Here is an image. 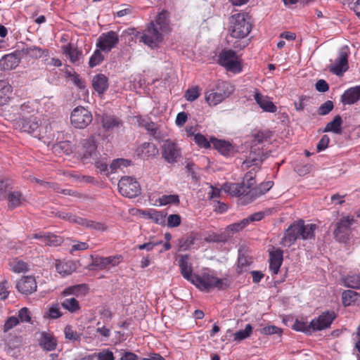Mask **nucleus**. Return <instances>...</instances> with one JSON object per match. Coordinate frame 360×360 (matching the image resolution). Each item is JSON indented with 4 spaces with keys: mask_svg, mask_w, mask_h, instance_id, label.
Returning <instances> with one entry per match:
<instances>
[{
    "mask_svg": "<svg viewBox=\"0 0 360 360\" xmlns=\"http://www.w3.org/2000/svg\"><path fill=\"white\" fill-rule=\"evenodd\" d=\"M79 225L86 229H90L98 231H105L107 230V226L105 224L83 217H81L79 219Z\"/></svg>",
    "mask_w": 360,
    "mask_h": 360,
    "instance_id": "nucleus-37",
    "label": "nucleus"
},
{
    "mask_svg": "<svg viewBox=\"0 0 360 360\" xmlns=\"http://www.w3.org/2000/svg\"><path fill=\"white\" fill-rule=\"evenodd\" d=\"M251 264V261L250 259L245 257V256H240L238 257V273H242L243 271L246 270V268Z\"/></svg>",
    "mask_w": 360,
    "mask_h": 360,
    "instance_id": "nucleus-62",
    "label": "nucleus"
},
{
    "mask_svg": "<svg viewBox=\"0 0 360 360\" xmlns=\"http://www.w3.org/2000/svg\"><path fill=\"white\" fill-rule=\"evenodd\" d=\"M191 283L201 291H210L214 288L224 290L228 286L226 279L219 278L210 271L195 274Z\"/></svg>",
    "mask_w": 360,
    "mask_h": 360,
    "instance_id": "nucleus-4",
    "label": "nucleus"
},
{
    "mask_svg": "<svg viewBox=\"0 0 360 360\" xmlns=\"http://www.w3.org/2000/svg\"><path fill=\"white\" fill-rule=\"evenodd\" d=\"M89 291V288L86 284H78L75 285L69 286L65 288L61 294L63 296L68 295H75L77 297L79 296H85Z\"/></svg>",
    "mask_w": 360,
    "mask_h": 360,
    "instance_id": "nucleus-33",
    "label": "nucleus"
},
{
    "mask_svg": "<svg viewBox=\"0 0 360 360\" xmlns=\"http://www.w3.org/2000/svg\"><path fill=\"white\" fill-rule=\"evenodd\" d=\"M22 57L32 59H39L43 56H49V51L37 46H26L20 50Z\"/></svg>",
    "mask_w": 360,
    "mask_h": 360,
    "instance_id": "nucleus-23",
    "label": "nucleus"
},
{
    "mask_svg": "<svg viewBox=\"0 0 360 360\" xmlns=\"http://www.w3.org/2000/svg\"><path fill=\"white\" fill-rule=\"evenodd\" d=\"M355 222L353 216H347L341 218L336 224V228L334 230V236L335 239L341 243H346L351 233V226Z\"/></svg>",
    "mask_w": 360,
    "mask_h": 360,
    "instance_id": "nucleus-10",
    "label": "nucleus"
},
{
    "mask_svg": "<svg viewBox=\"0 0 360 360\" xmlns=\"http://www.w3.org/2000/svg\"><path fill=\"white\" fill-rule=\"evenodd\" d=\"M261 162V160L255 158L251 160L247 159L243 162L242 167L243 168H249L252 166L257 167V170H255V168H253L245 174L243 182L245 184L246 188H250L255 184V174L259 169Z\"/></svg>",
    "mask_w": 360,
    "mask_h": 360,
    "instance_id": "nucleus-16",
    "label": "nucleus"
},
{
    "mask_svg": "<svg viewBox=\"0 0 360 360\" xmlns=\"http://www.w3.org/2000/svg\"><path fill=\"white\" fill-rule=\"evenodd\" d=\"M251 16L248 13H238L229 18V32L236 39H244L251 32Z\"/></svg>",
    "mask_w": 360,
    "mask_h": 360,
    "instance_id": "nucleus-2",
    "label": "nucleus"
},
{
    "mask_svg": "<svg viewBox=\"0 0 360 360\" xmlns=\"http://www.w3.org/2000/svg\"><path fill=\"white\" fill-rule=\"evenodd\" d=\"M218 63L227 71L240 73L242 71L241 63L236 53L231 49L222 51L218 57Z\"/></svg>",
    "mask_w": 360,
    "mask_h": 360,
    "instance_id": "nucleus-5",
    "label": "nucleus"
},
{
    "mask_svg": "<svg viewBox=\"0 0 360 360\" xmlns=\"http://www.w3.org/2000/svg\"><path fill=\"white\" fill-rule=\"evenodd\" d=\"M193 140L200 148L205 149L210 148L212 144L211 140L208 141L207 138L200 133L195 134Z\"/></svg>",
    "mask_w": 360,
    "mask_h": 360,
    "instance_id": "nucleus-50",
    "label": "nucleus"
},
{
    "mask_svg": "<svg viewBox=\"0 0 360 360\" xmlns=\"http://www.w3.org/2000/svg\"><path fill=\"white\" fill-rule=\"evenodd\" d=\"M16 288L19 292L25 295H30L37 290V282L34 276L22 277L17 283Z\"/></svg>",
    "mask_w": 360,
    "mask_h": 360,
    "instance_id": "nucleus-21",
    "label": "nucleus"
},
{
    "mask_svg": "<svg viewBox=\"0 0 360 360\" xmlns=\"http://www.w3.org/2000/svg\"><path fill=\"white\" fill-rule=\"evenodd\" d=\"M9 184L6 181H0V200L6 199L10 189Z\"/></svg>",
    "mask_w": 360,
    "mask_h": 360,
    "instance_id": "nucleus-63",
    "label": "nucleus"
},
{
    "mask_svg": "<svg viewBox=\"0 0 360 360\" xmlns=\"http://www.w3.org/2000/svg\"><path fill=\"white\" fill-rule=\"evenodd\" d=\"M221 189H223L225 193L230 194L231 196L240 198L242 204L248 203L245 202L248 197V188L245 187L244 182L240 184L225 183L221 186Z\"/></svg>",
    "mask_w": 360,
    "mask_h": 360,
    "instance_id": "nucleus-14",
    "label": "nucleus"
},
{
    "mask_svg": "<svg viewBox=\"0 0 360 360\" xmlns=\"http://www.w3.org/2000/svg\"><path fill=\"white\" fill-rule=\"evenodd\" d=\"M248 225V221L243 219L239 222L233 223L227 226V231H231L233 233L243 230L245 227Z\"/></svg>",
    "mask_w": 360,
    "mask_h": 360,
    "instance_id": "nucleus-54",
    "label": "nucleus"
},
{
    "mask_svg": "<svg viewBox=\"0 0 360 360\" xmlns=\"http://www.w3.org/2000/svg\"><path fill=\"white\" fill-rule=\"evenodd\" d=\"M8 208L13 210L17 207H21L26 202L25 197L20 191H12L10 189L7 197Z\"/></svg>",
    "mask_w": 360,
    "mask_h": 360,
    "instance_id": "nucleus-25",
    "label": "nucleus"
},
{
    "mask_svg": "<svg viewBox=\"0 0 360 360\" xmlns=\"http://www.w3.org/2000/svg\"><path fill=\"white\" fill-rule=\"evenodd\" d=\"M360 100V85L350 87L345 91L341 96L344 105H352Z\"/></svg>",
    "mask_w": 360,
    "mask_h": 360,
    "instance_id": "nucleus-27",
    "label": "nucleus"
},
{
    "mask_svg": "<svg viewBox=\"0 0 360 360\" xmlns=\"http://www.w3.org/2000/svg\"><path fill=\"white\" fill-rule=\"evenodd\" d=\"M137 153L141 158L148 159L158 155L159 150L154 143L145 142L138 148Z\"/></svg>",
    "mask_w": 360,
    "mask_h": 360,
    "instance_id": "nucleus-29",
    "label": "nucleus"
},
{
    "mask_svg": "<svg viewBox=\"0 0 360 360\" xmlns=\"http://www.w3.org/2000/svg\"><path fill=\"white\" fill-rule=\"evenodd\" d=\"M92 119L91 112L82 106H78L74 108L70 115L72 125L77 129L86 128L91 124Z\"/></svg>",
    "mask_w": 360,
    "mask_h": 360,
    "instance_id": "nucleus-9",
    "label": "nucleus"
},
{
    "mask_svg": "<svg viewBox=\"0 0 360 360\" xmlns=\"http://www.w3.org/2000/svg\"><path fill=\"white\" fill-rule=\"evenodd\" d=\"M317 226L314 224H304V220L300 219L291 224L285 231L282 243L284 246L290 247L297 239L307 240L314 237Z\"/></svg>",
    "mask_w": 360,
    "mask_h": 360,
    "instance_id": "nucleus-1",
    "label": "nucleus"
},
{
    "mask_svg": "<svg viewBox=\"0 0 360 360\" xmlns=\"http://www.w3.org/2000/svg\"><path fill=\"white\" fill-rule=\"evenodd\" d=\"M163 40V35L160 30H158L155 22L151 21L144 30L141 41L151 49L157 48Z\"/></svg>",
    "mask_w": 360,
    "mask_h": 360,
    "instance_id": "nucleus-8",
    "label": "nucleus"
},
{
    "mask_svg": "<svg viewBox=\"0 0 360 360\" xmlns=\"http://www.w3.org/2000/svg\"><path fill=\"white\" fill-rule=\"evenodd\" d=\"M273 181H269L261 183L257 186H252L248 189V197L245 202H251L257 198L264 195L273 186Z\"/></svg>",
    "mask_w": 360,
    "mask_h": 360,
    "instance_id": "nucleus-18",
    "label": "nucleus"
},
{
    "mask_svg": "<svg viewBox=\"0 0 360 360\" xmlns=\"http://www.w3.org/2000/svg\"><path fill=\"white\" fill-rule=\"evenodd\" d=\"M54 148L56 150L60 149L64 153L68 155L72 153V144L70 141H61L57 143Z\"/></svg>",
    "mask_w": 360,
    "mask_h": 360,
    "instance_id": "nucleus-61",
    "label": "nucleus"
},
{
    "mask_svg": "<svg viewBox=\"0 0 360 360\" xmlns=\"http://www.w3.org/2000/svg\"><path fill=\"white\" fill-rule=\"evenodd\" d=\"M252 330L253 328L251 324H247L244 330H240L233 334L234 341L241 342L242 340L249 338L252 333Z\"/></svg>",
    "mask_w": 360,
    "mask_h": 360,
    "instance_id": "nucleus-45",
    "label": "nucleus"
},
{
    "mask_svg": "<svg viewBox=\"0 0 360 360\" xmlns=\"http://www.w3.org/2000/svg\"><path fill=\"white\" fill-rule=\"evenodd\" d=\"M211 142L213 145V147L221 155L228 156L233 153V146L229 141L217 139L214 137H211Z\"/></svg>",
    "mask_w": 360,
    "mask_h": 360,
    "instance_id": "nucleus-30",
    "label": "nucleus"
},
{
    "mask_svg": "<svg viewBox=\"0 0 360 360\" xmlns=\"http://www.w3.org/2000/svg\"><path fill=\"white\" fill-rule=\"evenodd\" d=\"M283 261V251L279 248L269 251V269L273 275L278 274Z\"/></svg>",
    "mask_w": 360,
    "mask_h": 360,
    "instance_id": "nucleus-19",
    "label": "nucleus"
},
{
    "mask_svg": "<svg viewBox=\"0 0 360 360\" xmlns=\"http://www.w3.org/2000/svg\"><path fill=\"white\" fill-rule=\"evenodd\" d=\"M178 263L182 276L191 282L195 274H193V267L191 263L189 262V256L188 255H180Z\"/></svg>",
    "mask_w": 360,
    "mask_h": 360,
    "instance_id": "nucleus-26",
    "label": "nucleus"
},
{
    "mask_svg": "<svg viewBox=\"0 0 360 360\" xmlns=\"http://www.w3.org/2000/svg\"><path fill=\"white\" fill-rule=\"evenodd\" d=\"M200 95V88L195 86L188 89L185 92L184 97L188 101L192 102L198 99Z\"/></svg>",
    "mask_w": 360,
    "mask_h": 360,
    "instance_id": "nucleus-51",
    "label": "nucleus"
},
{
    "mask_svg": "<svg viewBox=\"0 0 360 360\" xmlns=\"http://www.w3.org/2000/svg\"><path fill=\"white\" fill-rule=\"evenodd\" d=\"M360 301V294L352 290H344L342 294V302L345 307L351 306Z\"/></svg>",
    "mask_w": 360,
    "mask_h": 360,
    "instance_id": "nucleus-36",
    "label": "nucleus"
},
{
    "mask_svg": "<svg viewBox=\"0 0 360 360\" xmlns=\"http://www.w3.org/2000/svg\"><path fill=\"white\" fill-rule=\"evenodd\" d=\"M63 316V312L60 311V308L58 304H51L46 311L44 317L56 319L61 317Z\"/></svg>",
    "mask_w": 360,
    "mask_h": 360,
    "instance_id": "nucleus-47",
    "label": "nucleus"
},
{
    "mask_svg": "<svg viewBox=\"0 0 360 360\" xmlns=\"http://www.w3.org/2000/svg\"><path fill=\"white\" fill-rule=\"evenodd\" d=\"M169 17V13L166 10H162L157 15L155 25L159 27L160 31L167 32L170 30Z\"/></svg>",
    "mask_w": 360,
    "mask_h": 360,
    "instance_id": "nucleus-35",
    "label": "nucleus"
},
{
    "mask_svg": "<svg viewBox=\"0 0 360 360\" xmlns=\"http://www.w3.org/2000/svg\"><path fill=\"white\" fill-rule=\"evenodd\" d=\"M234 90L230 82L219 80L214 87L205 91V100L210 106H216L229 98Z\"/></svg>",
    "mask_w": 360,
    "mask_h": 360,
    "instance_id": "nucleus-3",
    "label": "nucleus"
},
{
    "mask_svg": "<svg viewBox=\"0 0 360 360\" xmlns=\"http://www.w3.org/2000/svg\"><path fill=\"white\" fill-rule=\"evenodd\" d=\"M62 50L63 54H65L72 63L79 61L82 56V51L71 43L63 46Z\"/></svg>",
    "mask_w": 360,
    "mask_h": 360,
    "instance_id": "nucleus-32",
    "label": "nucleus"
},
{
    "mask_svg": "<svg viewBox=\"0 0 360 360\" xmlns=\"http://www.w3.org/2000/svg\"><path fill=\"white\" fill-rule=\"evenodd\" d=\"M334 108L333 103L331 101H327L323 103L318 109V113L320 115H328Z\"/></svg>",
    "mask_w": 360,
    "mask_h": 360,
    "instance_id": "nucleus-59",
    "label": "nucleus"
},
{
    "mask_svg": "<svg viewBox=\"0 0 360 360\" xmlns=\"http://www.w3.org/2000/svg\"><path fill=\"white\" fill-rule=\"evenodd\" d=\"M348 51L346 49H342L338 58H336L334 64L329 66V70L332 73L340 76L345 72L348 68Z\"/></svg>",
    "mask_w": 360,
    "mask_h": 360,
    "instance_id": "nucleus-15",
    "label": "nucleus"
},
{
    "mask_svg": "<svg viewBox=\"0 0 360 360\" xmlns=\"http://www.w3.org/2000/svg\"><path fill=\"white\" fill-rule=\"evenodd\" d=\"M292 328L297 331H301L305 333H311L313 331L311 322L308 323L307 322L299 320L295 321Z\"/></svg>",
    "mask_w": 360,
    "mask_h": 360,
    "instance_id": "nucleus-48",
    "label": "nucleus"
},
{
    "mask_svg": "<svg viewBox=\"0 0 360 360\" xmlns=\"http://www.w3.org/2000/svg\"><path fill=\"white\" fill-rule=\"evenodd\" d=\"M119 43L118 34L115 31H109L102 33L96 42V46L100 50L105 52L110 51L115 48Z\"/></svg>",
    "mask_w": 360,
    "mask_h": 360,
    "instance_id": "nucleus-12",
    "label": "nucleus"
},
{
    "mask_svg": "<svg viewBox=\"0 0 360 360\" xmlns=\"http://www.w3.org/2000/svg\"><path fill=\"white\" fill-rule=\"evenodd\" d=\"M345 285L354 289L360 288V273L348 275L344 279Z\"/></svg>",
    "mask_w": 360,
    "mask_h": 360,
    "instance_id": "nucleus-43",
    "label": "nucleus"
},
{
    "mask_svg": "<svg viewBox=\"0 0 360 360\" xmlns=\"http://www.w3.org/2000/svg\"><path fill=\"white\" fill-rule=\"evenodd\" d=\"M119 192L123 196L132 198L141 193L139 183L131 176H122L118 183Z\"/></svg>",
    "mask_w": 360,
    "mask_h": 360,
    "instance_id": "nucleus-7",
    "label": "nucleus"
},
{
    "mask_svg": "<svg viewBox=\"0 0 360 360\" xmlns=\"http://www.w3.org/2000/svg\"><path fill=\"white\" fill-rule=\"evenodd\" d=\"M101 124L105 131H108L122 127L123 122L117 116L104 114L101 117Z\"/></svg>",
    "mask_w": 360,
    "mask_h": 360,
    "instance_id": "nucleus-28",
    "label": "nucleus"
},
{
    "mask_svg": "<svg viewBox=\"0 0 360 360\" xmlns=\"http://www.w3.org/2000/svg\"><path fill=\"white\" fill-rule=\"evenodd\" d=\"M342 120L340 115H338L334 117L333 120L328 122L324 129V132H333L336 134L342 133Z\"/></svg>",
    "mask_w": 360,
    "mask_h": 360,
    "instance_id": "nucleus-38",
    "label": "nucleus"
},
{
    "mask_svg": "<svg viewBox=\"0 0 360 360\" xmlns=\"http://www.w3.org/2000/svg\"><path fill=\"white\" fill-rule=\"evenodd\" d=\"M93 87L99 94H103L108 88V79L103 74H98L93 78Z\"/></svg>",
    "mask_w": 360,
    "mask_h": 360,
    "instance_id": "nucleus-34",
    "label": "nucleus"
},
{
    "mask_svg": "<svg viewBox=\"0 0 360 360\" xmlns=\"http://www.w3.org/2000/svg\"><path fill=\"white\" fill-rule=\"evenodd\" d=\"M61 306L72 314L78 312L80 309L79 301L75 297L65 298L61 302Z\"/></svg>",
    "mask_w": 360,
    "mask_h": 360,
    "instance_id": "nucleus-41",
    "label": "nucleus"
},
{
    "mask_svg": "<svg viewBox=\"0 0 360 360\" xmlns=\"http://www.w3.org/2000/svg\"><path fill=\"white\" fill-rule=\"evenodd\" d=\"M56 215L62 219L68 221L70 223L77 224L78 225L79 224V219H81V217L69 212H59Z\"/></svg>",
    "mask_w": 360,
    "mask_h": 360,
    "instance_id": "nucleus-52",
    "label": "nucleus"
},
{
    "mask_svg": "<svg viewBox=\"0 0 360 360\" xmlns=\"http://www.w3.org/2000/svg\"><path fill=\"white\" fill-rule=\"evenodd\" d=\"M129 165V161L125 159H117L112 162L110 165V169L111 172H115L117 169L126 167Z\"/></svg>",
    "mask_w": 360,
    "mask_h": 360,
    "instance_id": "nucleus-55",
    "label": "nucleus"
},
{
    "mask_svg": "<svg viewBox=\"0 0 360 360\" xmlns=\"http://www.w3.org/2000/svg\"><path fill=\"white\" fill-rule=\"evenodd\" d=\"M19 323V319L16 316H10L5 321L4 325L3 330L4 333L9 331L13 327L16 326Z\"/></svg>",
    "mask_w": 360,
    "mask_h": 360,
    "instance_id": "nucleus-57",
    "label": "nucleus"
},
{
    "mask_svg": "<svg viewBox=\"0 0 360 360\" xmlns=\"http://www.w3.org/2000/svg\"><path fill=\"white\" fill-rule=\"evenodd\" d=\"M11 269L15 273H25L29 270V265L25 262L17 258L13 259L9 262Z\"/></svg>",
    "mask_w": 360,
    "mask_h": 360,
    "instance_id": "nucleus-42",
    "label": "nucleus"
},
{
    "mask_svg": "<svg viewBox=\"0 0 360 360\" xmlns=\"http://www.w3.org/2000/svg\"><path fill=\"white\" fill-rule=\"evenodd\" d=\"M158 202L160 205H167L169 204L179 205L180 202L178 195H163L159 198Z\"/></svg>",
    "mask_w": 360,
    "mask_h": 360,
    "instance_id": "nucleus-46",
    "label": "nucleus"
},
{
    "mask_svg": "<svg viewBox=\"0 0 360 360\" xmlns=\"http://www.w3.org/2000/svg\"><path fill=\"white\" fill-rule=\"evenodd\" d=\"M253 96L256 103L263 111L272 113L277 111L276 105L270 100V98L263 96L258 89H255Z\"/></svg>",
    "mask_w": 360,
    "mask_h": 360,
    "instance_id": "nucleus-22",
    "label": "nucleus"
},
{
    "mask_svg": "<svg viewBox=\"0 0 360 360\" xmlns=\"http://www.w3.org/2000/svg\"><path fill=\"white\" fill-rule=\"evenodd\" d=\"M162 158L168 163L177 162L181 158V149L177 143L166 140L162 146Z\"/></svg>",
    "mask_w": 360,
    "mask_h": 360,
    "instance_id": "nucleus-11",
    "label": "nucleus"
},
{
    "mask_svg": "<svg viewBox=\"0 0 360 360\" xmlns=\"http://www.w3.org/2000/svg\"><path fill=\"white\" fill-rule=\"evenodd\" d=\"M104 60V56L101 53L100 49L94 51L93 55L90 57L89 65L91 68H94L98 65H100Z\"/></svg>",
    "mask_w": 360,
    "mask_h": 360,
    "instance_id": "nucleus-49",
    "label": "nucleus"
},
{
    "mask_svg": "<svg viewBox=\"0 0 360 360\" xmlns=\"http://www.w3.org/2000/svg\"><path fill=\"white\" fill-rule=\"evenodd\" d=\"M149 218L158 224H162L165 221V214L160 211L154 210L148 214Z\"/></svg>",
    "mask_w": 360,
    "mask_h": 360,
    "instance_id": "nucleus-56",
    "label": "nucleus"
},
{
    "mask_svg": "<svg viewBox=\"0 0 360 360\" xmlns=\"http://www.w3.org/2000/svg\"><path fill=\"white\" fill-rule=\"evenodd\" d=\"M64 240L63 238L60 236L56 235L53 233L47 232L45 245L51 247H58L60 246Z\"/></svg>",
    "mask_w": 360,
    "mask_h": 360,
    "instance_id": "nucleus-44",
    "label": "nucleus"
},
{
    "mask_svg": "<svg viewBox=\"0 0 360 360\" xmlns=\"http://www.w3.org/2000/svg\"><path fill=\"white\" fill-rule=\"evenodd\" d=\"M181 218L179 214H170L167 217V226L170 228L177 227L181 224Z\"/></svg>",
    "mask_w": 360,
    "mask_h": 360,
    "instance_id": "nucleus-60",
    "label": "nucleus"
},
{
    "mask_svg": "<svg viewBox=\"0 0 360 360\" xmlns=\"http://www.w3.org/2000/svg\"><path fill=\"white\" fill-rule=\"evenodd\" d=\"M20 63V58L17 54L12 53L4 56L0 60V68L4 70H11Z\"/></svg>",
    "mask_w": 360,
    "mask_h": 360,
    "instance_id": "nucleus-31",
    "label": "nucleus"
},
{
    "mask_svg": "<svg viewBox=\"0 0 360 360\" xmlns=\"http://www.w3.org/2000/svg\"><path fill=\"white\" fill-rule=\"evenodd\" d=\"M97 148L96 137L91 135L81 141L76 153L81 160L85 161L97 157L98 153Z\"/></svg>",
    "mask_w": 360,
    "mask_h": 360,
    "instance_id": "nucleus-6",
    "label": "nucleus"
},
{
    "mask_svg": "<svg viewBox=\"0 0 360 360\" xmlns=\"http://www.w3.org/2000/svg\"><path fill=\"white\" fill-rule=\"evenodd\" d=\"M12 94V87L5 81H0V106L6 104Z\"/></svg>",
    "mask_w": 360,
    "mask_h": 360,
    "instance_id": "nucleus-40",
    "label": "nucleus"
},
{
    "mask_svg": "<svg viewBox=\"0 0 360 360\" xmlns=\"http://www.w3.org/2000/svg\"><path fill=\"white\" fill-rule=\"evenodd\" d=\"M19 322L30 323L31 321V316L27 308L24 307L19 310L18 317Z\"/></svg>",
    "mask_w": 360,
    "mask_h": 360,
    "instance_id": "nucleus-64",
    "label": "nucleus"
},
{
    "mask_svg": "<svg viewBox=\"0 0 360 360\" xmlns=\"http://www.w3.org/2000/svg\"><path fill=\"white\" fill-rule=\"evenodd\" d=\"M121 255H113L109 257H96L94 261V265L99 269H105L110 267L117 266L122 261Z\"/></svg>",
    "mask_w": 360,
    "mask_h": 360,
    "instance_id": "nucleus-20",
    "label": "nucleus"
},
{
    "mask_svg": "<svg viewBox=\"0 0 360 360\" xmlns=\"http://www.w3.org/2000/svg\"><path fill=\"white\" fill-rule=\"evenodd\" d=\"M15 126L16 129H19L21 131L32 134H35L39 127L37 117L33 116L29 118H25L24 117L20 118L16 120Z\"/></svg>",
    "mask_w": 360,
    "mask_h": 360,
    "instance_id": "nucleus-17",
    "label": "nucleus"
},
{
    "mask_svg": "<svg viewBox=\"0 0 360 360\" xmlns=\"http://www.w3.org/2000/svg\"><path fill=\"white\" fill-rule=\"evenodd\" d=\"M336 317L337 314L334 311L322 312L317 318L311 321L312 330L318 331L329 328Z\"/></svg>",
    "mask_w": 360,
    "mask_h": 360,
    "instance_id": "nucleus-13",
    "label": "nucleus"
},
{
    "mask_svg": "<svg viewBox=\"0 0 360 360\" xmlns=\"http://www.w3.org/2000/svg\"><path fill=\"white\" fill-rule=\"evenodd\" d=\"M57 339L53 333L43 331L40 333L39 339V346L45 351L51 352L56 349Z\"/></svg>",
    "mask_w": 360,
    "mask_h": 360,
    "instance_id": "nucleus-24",
    "label": "nucleus"
},
{
    "mask_svg": "<svg viewBox=\"0 0 360 360\" xmlns=\"http://www.w3.org/2000/svg\"><path fill=\"white\" fill-rule=\"evenodd\" d=\"M56 269L62 276L70 275L75 271V265L72 262H64L57 260Z\"/></svg>",
    "mask_w": 360,
    "mask_h": 360,
    "instance_id": "nucleus-39",
    "label": "nucleus"
},
{
    "mask_svg": "<svg viewBox=\"0 0 360 360\" xmlns=\"http://www.w3.org/2000/svg\"><path fill=\"white\" fill-rule=\"evenodd\" d=\"M65 338L75 342L80 340V335L73 330L72 326L68 325L64 329Z\"/></svg>",
    "mask_w": 360,
    "mask_h": 360,
    "instance_id": "nucleus-53",
    "label": "nucleus"
},
{
    "mask_svg": "<svg viewBox=\"0 0 360 360\" xmlns=\"http://www.w3.org/2000/svg\"><path fill=\"white\" fill-rule=\"evenodd\" d=\"M98 360H115L113 353L108 349H103L101 352L94 354Z\"/></svg>",
    "mask_w": 360,
    "mask_h": 360,
    "instance_id": "nucleus-58",
    "label": "nucleus"
}]
</instances>
